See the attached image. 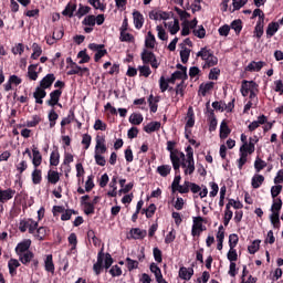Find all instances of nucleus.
I'll return each instance as SVG.
<instances>
[{"instance_id": "obj_1", "label": "nucleus", "mask_w": 283, "mask_h": 283, "mask_svg": "<svg viewBox=\"0 0 283 283\" xmlns=\"http://www.w3.org/2000/svg\"><path fill=\"white\" fill-rule=\"evenodd\" d=\"M197 57L203 61L202 63L203 70H209V67H214V65L218 63V56H214L213 51H211V49H208V48H202L197 53Z\"/></svg>"}, {"instance_id": "obj_2", "label": "nucleus", "mask_w": 283, "mask_h": 283, "mask_svg": "<svg viewBox=\"0 0 283 283\" xmlns=\"http://www.w3.org/2000/svg\"><path fill=\"white\" fill-rule=\"evenodd\" d=\"M185 176H191L196 171V161L193 160V148L188 146L186 148V158L181 163Z\"/></svg>"}, {"instance_id": "obj_3", "label": "nucleus", "mask_w": 283, "mask_h": 283, "mask_svg": "<svg viewBox=\"0 0 283 283\" xmlns=\"http://www.w3.org/2000/svg\"><path fill=\"white\" fill-rule=\"evenodd\" d=\"M241 94L247 97L250 94V98L253 101L258 98V83L254 81L243 80L241 83Z\"/></svg>"}, {"instance_id": "obj_4", "label": "nucleus", "mask_w": 283, "mask_h": 283, "mask_svg": "<svg viewBox=\"0 0 283 283\" xmlns=\"http://www.w3.org/2000/svg\"><path fill=\"white\" fill-rule=\"evenodd\" d=\"M39 227V221H34L31 218L28 219H22L19 222V231L21 233H25V231H28L31 235H33L34 231H36Z\"/></svg>"}, {"instance_id": "obj_5", "label": "nucleus", "mask_w": 283, "mask_h": 283, "mask_svg": "<svg viewBox=\"0 0 283 283\" xmlns=\"http://www.w3.org/2000/svg\"><path fill=\"white\" fill-rule=\"evenodd\" d=\"M186 158L187 156H185V153L180 150H175L170 154V160L176 174L180 171V167L182 166V163H185Z\"/></svg>"}, {"instance_id": "obj_6", "label": "nucleus", "mask_w": 283, "mask_h": 283, "mask_svg": "<svg viewBox=\"0 0 283 283\" xmlns=\"http://www.w3.org/2000/svg\"><path fill=\"white\" fill-rule=\"evenodd\" d=\"M142 61L143 63L145 64H149L151 65V67H154L155 70H158V66L160 65L158 63V60L156 59V55L154 54V52L145 49L143 52H142Z\"/></svg>"}, {"instance_id": "obj_7", "label": "nucleus", "mask_w": 283, "mask_h": 283, "mask_svg": "<svg viewBox=\"0 0 283 283\" xmlns=\"http://www.w3.org/2000/svg\"><path fill=\"white\" fill-rule=\"evenodd\" d=\"M95 154H107V144L105 135H97L95 137Z\"/></svg>"}, {"instance_id": "obj_8", "label": "nucleus", "mask_w": 283, "mask_h": 283, "mask_svg": "<svg viewBox=\"0 0 283 283\" xmlns=\"http://www.w3.org/2000/svg\"><path fill=\"white\" fill-rule=\"evenodd\" d=\"M74 74H77L78 76H90V69L81 67L76 63H73L71 70L67 71V76H73Z\"/></svg>"}, {"instance_id": "obj_9", "label": "nucleus", "mask_w": 283, "mask_h": 283, "mask_svg": "<svg viewBox=\"0 0 283 283\" xmlns=\"http://www.w3.org/2000/svg\"><path fill=\"white\" fill-rule=\"evenodd\" d=\"M82 25H85L84 32H86V34L94 32V25H96V17L86 15L82 21Z\"/></svg>"}, {"instance_id": "obj_10", "label": "nucleus", "mask_w": 283, "mask_h": 283, "mask_svg": "<svg viewBox=\"0 0 283 283\" xmlns=\"http://www.w3.org/2000/svg\"><path fill=\"white\" fill-rule=\"evenodd\" d=\"M164 25L168 29L170 34H178L180 31V22L176 18H171L169 21L164 22Z\"/></svg>"}, {"instance_id": "obj_11", "label": "nucleus", "mask_w": 283, "mask_h": 283, "mask_svg": "<svg viewBox=\"0 0 283 283\" xmlns=\"http://www.w3.org/2000/svg\"><path fill=\"white\" fill-rule=\"evenodd\" d=\"M21 83H23V80L19 75L9 76L8 82L3 85L4 92H10L13 86L17 87Z\"/></svg>"}, {"instance_id": "obj_12", "label": "nucleus", "mask_w": 283, "mask_h": 283, "mask_svg": "<svg viewBox=\"0 0 283 283\" xmlns=\"http://www.w3.org/2000/svg\"><path fill=\"white\" fill-rule=\"evenodd\" d=\"M30 247H32V240L25 239L22 242L18 243L15 247V253L17 255H21L22 253H28L30 250Z\"/></svg>"}, {"instance_id": "obj_13", "label": "nucleus", "mask_w": 283, "mask_h": 283, "mask_svg": "<svg viewBox=\"0 0 283 283\" xmlns=\"http://www.w3.org/2000/svg\"><path fill=\"white\" fill-rule=\"evenodd\" d=\"M61 94H63L62 90H55L50 93V99L46 102V105L50 107H54L59 105V101H61Z\"/></svg>"}, {"instance_id": "obj_14", "label": "nucleus", "mask_w": 283, "mask_h": 283, "mask_svg": "<svg viewBox=\"0 0 283 283\" xmlns=\"http://www.w3.org/2000/svg\"><path fill=\"white\" fill-rule=\"evenodd\" d=\"M202 222H203L202 217L193 218V224H192V230H191V235H193V238H196V235H200V232L203 231Z\"/></svg>"}, {"instance_id": "obj_15", "label": "nucleus", "mask_w": 283, "mask_h": 283, "mask_svg": "<svg viewBox=\"0 0 283 283\" xmlns=\"http://www.w3.org/2000/svg\"><path fill=\"white\" fill-rule=\"evenodd\" d=\"M41 163H43V156L41 155V151H39V148L33 147L32 148V165L34 169H39L41 167Z\"/></svg>"}, {"instance_id": "obj_16", "label": "nucleus", "mask_w": 283, "mask_h": 283, "mask_svg": "<svg viewBox=\"0 0 283 283\" xmlns=\"http://www.w3.org/2000/svg\"><path fill=\"white\" fill-rule=\"evenodd\" d=\"M14 193H17V190H13L12 188H8L6 190H1L0 188V202H8V200H12L14 198Z\"/></svg>"}, {"instance_id": "obj_17", "label": "nucleus", "mask_w": 283, "mask_h": 283, "mask_svg": "<svg viewBox=\"0 0 283 283\" xmlns=\"http://www.w3.org/2000/svg\"><path fill=\"white\" fill-rule=\"evenodd\" d=\"M251 154L252 153H249L247 149H239L240 158L237 160L238 169H242V167L247 165V160Z\"/></svg>"}, {"instance_id": "obj_18", "label": "nucleus", "mask_w": 283, "mask_h": 283, "mask_svg": "<svg viewBox=\"0 0 283 283\" xmlns=\"http://www.w3.org/2000/svg\"><path fill=\"white\" fill-rule=\"evenodd\" d=\"M48 233H50V230L45 227H38L34 230V233L32 234L33 238H35V240H39L40 242H42V240H45V238H48Z\"/></svg>"}, {"instance_id": "obj_19", "label": "nucleus", "mask_w": 283, "mask_h": 283, "mask_svg": "<svg viewBox=\"0 0 283 283\" xmlns=\"http://www.w3.org/2000/svg\"><path fill=\"white\" fill-rule=\"evenodd\" d=\"M268 117L264 115H260L256 120L249 124V132H255L260 125H266Z\"/></svg>"}, {"instance_id": "obj_20", "label": "nucleus", "mask_w": 283, "mask_h": 283, "mask_svg": "<svg viewBox=\"0 0 283 283\" xmlns=\"http://www.w3.org/2000/svg\"><path fill=\"white\" fill-rule=\"evenodd\" d=\"M45 96H48L45 88L41 86L35 88L33 97L35 98V103H38V105H43V98H45Z\"/></svg>"}, {"instance_id": "obj_21", "label": "nucleus", "mask_w": 283, "mask_h": 283, "mask_svg": "<svg viewBox=\"0 0 283 283\" xmlns=\"http://www.w3.org/2000/svg\"><path fill=\"white\" fill-rule=\"evenodd\" d=\"M187 78V67L180 65V69L178 71H176L175 73H172L171 75V81L172 83L175 81H185Z\"/></svg>"}, {"instance_id": "obj_22", "label": "nucleus", "mask_w": 283, "mask_h": 283, "mask_svg": "<svg viewBox=\"0 0 283 283\" xmlns=\"http://www.w3.org/2000/svg\"><path fill=\"white\" fill-rule=\"evenodd\" d=\"M150 271L151 273H154L158 283H168L166 280L163 279V271H160V268L156 263L150 264Z\"/></svg>"}, {"instance_id": "obj_23", "label": "nucleus", "mask_w": 283, "mask_h": 283, "mask_svg": "<svg viewBox=\"0 0 283 283\" xmlns=\"http://www.w3.org/2000/svg\"><path fill=\"white\" fill-rule=\"evenodd\" d=\"M179 277L186 281L191 280V277H193V268H186V266L180 268Z\"/></svg>"}, {"instance_id": "obj_24", "label": "nucleus", "mask_w": 283, "mask_h": 283, "mask_svg": "<svg viewBox=\"0 0 283 283\" xmlns=\"http://www.w3.org/2000/svg\"><path fill=\"white\" fill-rule=\"evenodd\" d=\"M54 81H56L54 74H48L40 82V87L48 90V87H52V83H54Z\"/></svg>"}, {"instance_id": "obj_25", "label": "nucleus", "mask_w": 283, "mask_h": 283, "mask_svg": "<svg viewBox=\"0 0 283 283\" xmlns=\"http://www.w3.org/2000/svg\"><path fill=\"white\" fill-rule=\"evenodd\" d=\"M103 260H104L103 252H99L97 254V261L93 265V271L95 275H101V273H103Z\"/></svg>"}, {"instance_id": "obj_26", "label": "nucleus", "mask_w": 283, "mask_h": 283, "mask_svg": "<svg viewBox=\"0 0 283 283\" xmlns=\"http://www.w3.org/2000/svg\"><path fill=\"white\" fill-rule=\"evenodd\" d=\"M158 103H160L159 96L149 95L148 105L153 114H156L158 112Z\"/></svg>"}, {"instance_id": "obj_27", "label": "nucleus", "mask_w": 283, "mask_h": 283, "mask_svg": "<svg viewBox=\"0 0 283 283\" xmlns=\"http://www.w3.org/2000/svg\"><path fill=\"white\" fill-rule=\"evenodd\" d=\"M44 269L48 273H52V275H54V261L52 259V254H48L44 259Z\"/></svg>"}, {"instance_id": "obj_28", "label": "nucleus", "mask_w": 283, "mask_h": 283, "mask_svg": "<svg viewBox=\"0 0 283 283\" xmlns=\"http://www.w3.org/2000/svg\"><path fill=\"white\" fill-rule=\"evenodd\" d=\"M214 85H216V83H213V82H207V83L200 84L199 94L201 96H207V94H209V92H211V90H213Z\"/></svg>"}, {"instance_id": "obj_29", "label": "nucleus", "mask_w": 283, "mask_h": 283, "mask_svg": "<svg viewBox=\"0 0 283 283\" xmlns=\"http://www.w3.org/2000/svg\"><path fill=\"white\" fill-rule=\"evenodd\" d=\"M133 19L136 30H140V28H143V24L145 23V18H143L139 11H134Z\"/></svg>"}, {"instance_id": "obj_30", "label": "nucleus", "mask_w": 283, "mask_h": 283, "mask_svg": "<svg viewBox=\"0 0 283 283\" xmlns=\"http://www.w3.org/2000/svg\"><path fill=\"white\" fill-rule=\"evenodd\" d=\"M160 127V122H150L146 126H144V132H146V134H154V132H158Z\"/></svg>"}, {"instance_id": "obj_31", "label": "nucleus", "mask_w": 283, "mask_h": 283, "mask_svg": "<svg viewBox=\"0 0 283 283\" xmlns=\"http://www.w3.org/2000/svg\"><path fill=\"white\" fill-rule=\"evenodd\" d=\"M280 30V23L277 22H271L268 24L266 29V36L268 39H271L272 36H275V33Z\"/></svg>"}, {"instance_id": "obj_32", "label": "nucleus", "mask_w": 283, "mask_h": 283, "mask_svg": "<svg viewBox=\"0 0 283 283\" xmlns=\"http://www.w3.org/2000/svg\"><path fill=\"white\" fill-rule=\"evenodd\" d=\"M19 260L22 264H30L32 260L34 259V253L32 251L23 252L22 254H18Z\"/></svg>"}, {"instance_id": "obj_33", "label": "nucleus", "mask_w": 283, "mask_h": 283, "mask_svg": "<svg viewBox=\"0 0 283 283\" xmlns=\"http://www.w3.org/2000/svg\"><path fill=\"white\" fill-rule=\"evenodd\" d=\"M264 182V176L262 175H254L251 180V186L253 189H260Z\"/></svg>"}, {"instance_id": "obj_34", "label": "nucleus", "mask_w": 283, "mask_h": 283, "mask_svg": "<svg viewBox=\"0 0 283 283\" xmlns=\"http://www.w3.org/2000/svg\"><path fill=\"white\" fill-rule=\"evenodd\" d=\"M145 45L148 50H154L156 48V36L151 34V31L146 35Z\"/></svg>"}, {"instance_id": "obj_35", "label": "nucleus", "mask_w": 283, "mask_h": 283, "mask_svg": "<svg viewBox=\"0 0 283 283\" xmlns=\"http://www.w3.org/2000/svg\"><path fill=\"white\" fill-rule=\"evenodd\" d=\"M39 67V64H31L28 67V77L30 81H36L39 78V72H36V69Z\"/></svg>"}, {"instance_id": "obj_36", "label": "nucleus", "mask_w": 283, "mask_h": 283, "mask_svg": "<svg viewBox=\"0 0 283 283\" xmlns=\"http://www.w3.org/2000/svg\"><path fill=\"white\" fill-rule=\"evenodd\" d=\"M264 65H266V63H264L263 61H259V62L253 61L248 65L247 70L249 72H260V70H262Z\"/></svg>"}, {"instance_id": "obj_37", "label": "nucleus", "mask_w": 283, "mask_h": 283, "mask_svg": "<svg viewBox=\"0 0 283 283\" xmlns=\"http://www.w3.org/2000/svg\"><path fill=\"white\" fill-rule=\"evenodd\" d=\"M59 163H61V154L59 150H53L50 155V166L59 167Z\"/></svg>"}, {"instance_id": "obj_38", "label": "nucleus", "mask_w": 283, "mask_h": 283, "mask_svg": "<svg viewBox=\"0 0 283 283\" xmlns=\"http://www.w3.org/2000/svg\"><path fill=\"white\" fill-rule=\"evenodd\" d=\"M130 235L134 240H143L147 235V231L142 230L140 228H134L130 230Z\"/></svg>"}, {"instance_id": "obj_39", "label": "nucleus", "mask_w": 283, "mask_h": 283, "mask_svg": "<svg viewBox=\"0 0 283 283\" xmlns=\"http://www.w3.org/2000/svg\"><path fill=\"white\" fill-rule=\"evenodd\" d=\"M59 180H61V176L59 175V171L56 170L48 171V182H50V185H56Z\"/></svg>"}, {"instance_id": "obj_40", "label": "nucleus", "mask_w": 283, "mask_h": 283, "mask_svg": "<svg viewBox=\"0 0 283 283\" xmlns=\"http://www.w3.org/2000/svg\"><path fill=\"white\" fill-rule=\"evenodd\" d=\"M31 178H32L33 185H41V181L43 180L41 169L34 168V170L31 174Z\"/></svg>"}, {"instance_id": "obj_41", "label": "nucleus", "mask_w": 283, "mask_h": 283, "mask_svg": "<svg viewBox=\"0 0 283 283\" xmlns=\"http://www.w3.org/2000/svg\"><path fill=\"white\" fill-rule=\"evenodd\" d=\"M8 266H9L10 275L14 276V275H17V268L21 266V263H19V260H17V259H11L8 262Z\"/></svg>"}, {"instance_id": "obj_42", "label": "nucleus", "mask_w": 283, "mask_h": 283, "mask_svg": "<svg viewBox=\"0 0 283 283\" xmlns=\"http://www.w3.org/2000/svg\"><path fill=\"white\" fill-rule=\"evenodd\" d=\"M157 174L163 178H167L169 174H171V166L170 165H161L157 167Z\"/></svg>"}, {"instance_id": "obj_43", "label": "nucleus", "mask_w": 283, "mask_h": 283, "mask_svg": "<svg viewBox=\"0 0 283 283\" xmlns=\"http://www.w3.org/2000/svg\"><path fill=\"white\" fill-rule=\"evenodd\" d=\"M130 125H140L144 120L143 114L133 113L128 118Z\"/></svg>"}, {"instance_id": "obj_44", "label": "nucleus", "mask_w": 283, "mask_h": 283, "mask_svg": "<svg viewBox=\"0 0 283 283\" xmlns=\"http://www.w3.org/2000/svg\"><path fill=\"white\" fill-rule=\"evenodd\" d=\"M189 56H191V49L181 45L180 57L182 63H187L189 61Z\"/></svg>"}, {"instance_id": "obj_45", "label": "nucleus", "mask_w": 283, "mask_h": 283, "mask_svg": "<svg viewBox=\"0 0 283 283\" xmlns=\"http://www.w3.org/2000/svg\"><path fill=\"white\" fill-rule=\"evenodd\" d=\"M119 40L123 43H134V36L132 35V33H128L127 31H125V29L120 30Z\"/></svg>"}, {"instance_id": "obj_46", "label": "nucleus", "mask_w": 283, "mask_h": 283, "mask_svg": "<svg viewBox=\"0 0 283 283\" xmlns=\"http://www.w3.org/2000/svg\"><path fill=\"white\" fill-rule=\"evenodd\" d=\"M32 50H33V53L31 54V59L33 61H36V59H39V56H41V54H43V49L38 43H33Z\"/></svg>"}, {"instance_id": "obj_47", "label": "nucleus", "mask_w": 283, "mask_h": 283, "mask_svg": "<svg viewBox=\"0 0 283 283\" xmlns=\"http://www.w3.org/2000/svg\"><path fill=\"white\" fill-rule=\"evenodd\" d=\"M67 240H69V244L71 245V253L76 252V244H78V239L76 238V233H71Z\"/></svg>"}, {"instance_id": "obj_48", "label": "nucleus", "mask_w": 283, "mask_h": 283, "mask_svg": "<svg viewBox=\"0 0 283 283\" xmlns=\"http://www.w3.org/2000/svg\"><path fill=\"white\" fill-rule=\"evenodd\" d=\"M193 125H196V119L193 118V108L189 107L187 113L186 129L188 127H193Z\"/></svg>"}, {"instance_id": "obj_49", "label": "nucleus", "mask_w": 283, "mask_h": 283, "mask_svg": "<svg viewBox=\"0 0 283 283\" xmlns=\"http://www.w3.org/2000/svg\"><path fill=\"white\" fill-rule=\"evenodd\" d=\"M229 134H231V129L227 125V122L223 120L220 125V138H227Z\"/></svg>"}, {"instance_id": "obj_50", "label": "nucleus", "mask_w": 283, "mask_h": 283, "mask_svg": "<svg viewBox=\"0 0 283 283\" xmlns=\"http://www.w3.org/2000/svg\"><path fill=\"white\" fill-rule=\"evenodd\" d=\"M261 240H254L249 247H248V251L251 255H254V253H258V251H260V244H261Z\"/></svg>"}, {"instance_id": "obj_51", "label": "nucleus", "mask_w": 283, "mask_h": 283, "mask_svg": "<svg viewBox=\"0 0 283 283\" xmlns=\"http://www.w3.org/2000/svg\"><path fill=\"white\" fill-rule=\"evenodd\" d=\"M76 11V4H71V3H69L66 7H65V9L63 10V12H62V14L64 15V17H70V18H72V17H74V12Z\"/></svg>"}, {"instance_id": "obj_52", "label": "nucleus", "mask_w": 283, "mask_h": 283, "mask_svg": "<svg viewBox=\"0 0 283 283\" xmlns=\"http://www.w3.org/2000/svg\"><path fill=\"white\" fill-rule=\"evenodd\" d=\"M74 120V111H71L67 117H64L61 122V127H62V134L65 132V128H63L65 125H70Z\"/></svg>"}, {"instance_id": "obj_53", "label": "nucleus", "mask_w": 283, "mask_h": 283, "mask_svg": "<svg viewBox=\"0 0 283 283\" xmlns=\"http://www.w3.org/2000/svg\"><path fill=\"white\" fill-rule=\"evenodd\" d=\"M192 32L198 39H205V36H207V30H205L202 25L195 28Z\"/></svg>"}, {"instance_id": "obj_54", "label": "nucleus", "mask_w": 283, "mask_h": 283, "mask_svg": "<svg viewBox=\"0 0 283 283\" xmlns=\"http://www.w3.org/2000/svg\"><path fill=\"white\" fill-rule=\"evenodd\" d=\"M254 34L256 39H262V34H264V22H256Z\"/></svg>"}, {"instance_id": "obj_55", "label": "nucleus", "mask_w": 283, "mask_h": 283, "mask_svg": "<svg viewBox=\"0 0 283 283\" xmlns=\"http://www.w3.org/2000/svg\"><path fill=\"white\" fill-rule=\"evenodd\" d=\"M94 158L96 165H98L99 167H105V165H107V160H105L103 153H95Z\"/></svg>"}, {"instance_id": "obj_56", "label": "nucleus", "mask_w": 283, "mask_h": 283, "mask_svg": "<svg viewBox=\"0 0 283 283\" xmlns=\"http://www.w3.org/2000/svg\"><path fill=\"white\" fill-rule=\"evenodd\" d=\"M255 143H258V139L250 137L245 146V151H249V154H253V151H255Z\"/></svg>"}, {"instance_id": "obj_57", "label": "nucleus", "mask_w": 283, "mask_h": 283, "mask_svg": "<svg viewBox=\"0 0 283 283\" xmlns=\"http://www.w3.org/2000/svg\"><path fill=\"white\" fill-rule=\"evenodd\" d=\"M282 209V199H274L273 205L271 207L272 213H280V210Z\"/></svg>"}, {"instance_id": "obj_58", "label": "nucleus", "mask_w": 283, "mask_h": 283, "mask_svg": "<svg viewBox=\"0 0 283 283\" xmlns=\"http://www.w3.org/2000/svg\"><path fill=\"white\" fill-rule=\"evenodd\" d=\"M139 76H145V78L151 75V69L148 65H143L138 67Z\"/></svg>"}, {"instance_id": "obj_59", "label": "nucleus", "mask_w": 283, "mask_h": 283, "mask_svg": "<svg viewBox=\"0 0 283 283\" xmlns=\"http://www.w3.org/2000/svg\"><path fill=\"white\" fill-rule=\"evenodd\" d=\"M82 145L84 146L85 150L90 149V145H92V135L84 134L82 136Z\"/></svg>"}, {"instance_id": "obj_60", "label": "nucleus", "mask_w": 283, "mask_h": 283, "mask_svg": "<svg viewBox=\"0 0 283 283\" xmlns=\"http://www.w3.org/2000/svg\"><path fill=\"white\" fill-rule=\"evenodd\" d=\"M227 258L229 262H238V251L235 250V248H230Z\"/></svg>"}, {"instance_id": "obj_61", "label": "nucleus", "mask_w": 283, "mask_h": 283, "mask_svg": "<svg viewBox=\"0 0 283 283\" xmlns=\"http://www.w3.org/2000/svg\"><path fill=\"white\" fill-rule=\"evenodd\" d=\"M190 185V181H185L184 185H179L178 188H176V191L179 193H189Z\"/></svg>"}, {"instance_id": "obj_62", "label": "nucleus", "mask_w": 283, "mask_h": 283, "mask_svg": "<svg viewBox=\"0 0 283 283\" xmlns=\"http://www.w3.org/2000/svg\"><path fill=\"white\" fill-rule=\"evenodd\" d=\"M77 59H81L78 62L80 65H83V63H90V55L86 51H80L77 54Z\"/></svg>"}, {"instance_id": "obj_63", "label": "nucleus", "mask_w": 283, "mask_h": 283, "mask_svg": "<svg viewBox=\"0 0 283 283\" xmlns=\"http://www.w3.org/2000/svg\"><path fill=\"white\" fill-rule=\"evenodd\" d=\"M143 213H146V218H154V213H156V205H149L147 209L143 210Z\"/></svg>"}, {"instance_id": "obj_64", "label": "nucleus", "mask_w": 283, "mask_h": 283, "mask_svg": "<svg viewBox=\"0 0 283 283\" xmlns=\"http://www.w3.org/2000/svg\"><path fill=\"white\" fill-rule=\"evenodd\" d=\"M174 240H176V230L174 228H171L169 233L165 237V243L171 244V242H174Z\"/></svg>"}]
</instances>
